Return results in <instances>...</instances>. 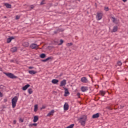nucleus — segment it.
Here are the masks:
<instances>
[{
    "label": "nucleus",
    "mask_w": 128,
    "mask_h": 128,
    "mask_svg": "<svg viewBox=\"0 0 128 128\" xmlns=\"http://www.w3.org/2000/svg\"><path fill=\"white\" fill-rule=\"evenodd\" d=\"M28 68H30V70H32V68H34V67L30 66V67H28Z\"/></svg>",
    "instance_id": "38"
},
{
    "label": "nucleus",
    "mask_w": 128,
    "mask_h": 128,
    "mask_svg": "<svg viewBox=\"0 0 128 128\" xmlns=\"http://www.w3.org/2000/svg\"><path fill=\"white\" fill-rule=\"evenodd\" d=\"M52 84H58V80L56 79H53L52 80Z\"/></svg>",
    "instance_id": "16"
},
{
    "label": "nucleus",
    "mask_w": 128,
    "mask_h": 128,
    "mask_svg": "<svg viewBox=\"0 0 128 128\" xmlns=\"http://www.w3.org/2000/svg\"><path fill=\"white\" fill-rule=\"evenodd\" d=\"M28 73L30 74H36V71L34 70H28Z\"/></svg>",
    "instance_id": "15"
},
{
    "label": "nucleus",
    "mask_w": 128,
    "mask_h": 128,
    "mask_svg": "<svg viewBox=\"0 0 128 128\" xmlns=\"http://www.w3.org/2000/svg\"><path fill=\"white\" fill-rule=\"evenodd\" d=\"M86 116H83L79 118V122L80 123L81 126H86Z\"/></svg>",
    "instance_id": "1"
},
{
    "label": "nucleus",
    "mask_w": 128,
    "mask_h": 128,
    "mask_svg": "<svg viewBox=\"0 0 128 128\" xmlns=\"http://www.w3.org/2000/svg\"><path fill=\"white\" fill-rule=\"evenodd\" d=\"M34 112H38V104L34 106Z\"/></svg>",
    "instance_id": "26"
},
{
    "label": "nucleus",
    "mask_w": 128,
    "mask_h": 128,
    "mask_svg": "<svg viewBox=\"0 0 128 128\" xmlns=\"http://www.w3.org/2000/svg\"><path fill=\"white\" fill-rule=\"evenodd\" d=\"M4 6H6L7 8H12V5L10 4L5 3Z\"/></svg>",
    "instance_id": "17"
},
{
    "label": "nucleus",
    "mask_w": 128,
    "mask_h": 128,
    "mask_svg": "<svg viewBox=\"0 0 128 128\" xmlns=\"http://www.w3.org/2000/svg\"><path fill=\"white\" fill-rule=\"evenodd\" d=\"M122 108H124V106H122Z\"/></svg>",
    "instance_id": "46"
},
{
    "label": "nucleus",
    "mask_w": 128,
    "mask_h": 128,
    "mask_svg": "<svg viewBox=\"0 0 128 128\" xmlns=\"http://www.w3.org/2000/svg\"><path fill=\"white\" fill-rule=\"evenodd\" d=\"M100 118V113H96L92 116V118Z\"/></svg>",
    "instance_id": "11"
},
{
    "label": "nucleus",
    "mask_w": 128,
    "mask_h": 128,
    "mask_svg": "<svg viewBox=\"0 0 128 128\" xmlns=\"http://www.w3.org/2000/svg\"><path fill=\"white\" fill-rule=\"evenodd\" d=\"M18 96H15L12 100V108H14L16 106V103L18 102Z\"/></svg>",
    "instance_id": "2"
},
{
    "label": "nucleus",
    "mask_w": 128,
    "mask_h": 128,
    "mask_svg": "<svg viewBox=\"0 0 128 128\" xmlns=\"http://www.w3.org/2000/svg\"><path fill=\"white\" fill-rule=\"evenodd\" d=\"M6 76H8V78H18V76H14V74H12V73L10 72H4V73Z\"/></svg>",
    "instance_id": "3"
},
{
    "label": "nucleus",
    "mask_w": 128,
    "mask_h": 128,
    "mask_svg": "<svg viewBox=\"0 0 128 128\" xmlns=\"http://www.w3.org/2000/svg\"><path fill=\"white\" fill-rule=\"evenodd\" d=\"M30 8H31L32 9V8H34V6L32 5L30 6Z\"/></svg>",
    "instance_id": "42"
},
{
    "label": "nucleus",
    "mask_w": 128,
    "mask_h": 128,
    "mask_svg": "<svg viewBox=\"0 0 128 128\" xmlns=\"http://www.w3.org/2000/svg\"><path fill=\"white\" fill-rule=\"evenodd\" d=\"M80 96V94L78 93L77 94V96Z\"/></svg>",
    "instance_id": "41"
},
{
    "label": "nucleus",
    "mask_w": 128,
    "mask_h": 128,
    "mask_svg": "<svg viewBox=\"0 0 128 128\" xmlns=\"http://www.w3.org/2000/svg\"><path fill=\"white\" fill-rule=\"evenodd\" d=\"M74 126V124H72L69 126H68L66 128H73Z\"/></svg>",
    "instance_id": "25"
},
{
    "label": "nucleus",
    "mask_w": 128,
    "mask_h": 128,
    "mask_svg": "<svg viewBox=\"0 0 128 128\" xmlns=\"http://www.w3.org/2000/svg\"><path fill=\"white\" fill-rule=\"evenodd\" d=\"M103 16H104V14H102V13L98 12L96 16V20H102V18Z\"/></svg>",
    "instance_id": "4"
},
{
    "label": "nucleus",
    "mask_w": 128,
    "mask_h": 128,
    "mask_svg": "<svg viewBox=\"0 0 128 128\" xmlns=\"http://www.w3.org/2000/svg\"><path fill=\"white\" fill-rule=\"evenodd\" d=\"M18 50V48L16 47H13L11 48V52H16Z\"/></svg>",
    "instance_id": "18"
},
{
    "label": "nucleus",
    "mask_w": 128,
    "mask_h": 128,
    "mask_svg": "<svg viewBox=\"0 0 128 128\" xmlns=\"http://www.w3.org/2000/svg\"><path fill=\"white\" fill-rule=\"evenodd\" d=\"M64 96H69L70 92H68V88H64Z\"/></svg>",
    "instance_id": "8"
},
{
    "label": "nucleus",
    "mask_w": 128,
    "mask_h": 128,
    "mask_svg": "<svg viewBox=\"0 0 128 128\" xmlns=\"http://www.w3.org/2000/svg\"><path fill=\"white\" fill-rule=\"evenodd\" d=\"M100 94H101L102 96H104L106 92L104 91H100Z\"/></svg>",
    "instance_id": "28"
},
{
    "label": "nucleus",
    "mask_w": 128,
    "mask_h": 128,
    "mask_svg": "<svg viewBox=\"0 0 128 128\" xmlns=\"http://www.w3.org/2000/svg\"><path fill=\"white\" fill-rule=\"evenodd\" d=\"M63 43H64V40H60V43L58 44V45L60 46V45L62 44Z\"/></svg>",
    "instance_id": "30"
},
{
    "label": "nucleus",
    "mask_w": 128,
    "mask_h": 128,
    "mask_svg": "<svg viewBox=\"0 0 128 128\" xmlns=\"http://www.w3.org/2000/svg\"><path fill=\"white\" fill-rule=\"evenodd\" d=\"M54 110H52L48 114H47V116H54Z\"/></svg>",
    "instance_id": "14"
},
{
    "label": "nucleus",
    "mask_w": 128,
    "mask_h": 128,
    "mask_svg": "<svg viewBox=\"0 0 128 128\" xmlns=\"http://www.w3.org/2000/svg\"><path fill=\"white\" fill-rule=\"evenodd\" d=\"M64 110H68V104L65 103V104L64 106Z\"/></svg>",
    "instance_id": "10"
},
{
    "label": "nucleus",
    "mask_w": 128,
    "mask_h": 128,
    "mask_svg": "<svg viewBox=\"0 0 128 128\" xmlns=\"http://www.w3.org/2000/svg\"><path fill=\"white\" fill-rule=\"evenodd\" d=\"M52 60V57H48L47 58L42 60V62H48V60Z\"/></svg>",
    "instance_id": "22"
},
{
    "label": "nucleus",
    "mask_w": 128,
    "mask_h": 128,
    "mask_svg": "<svg viewBox=\"0 0 128 128\" xmlns=\"http://www.w3.org/2000/svg\"><path fill=\"white\" fill-rule=\"evenodd\" d=\"M66 84V80H62L60 84V86H64Z\"/></svg>",
    "instance_id": "9"
},
{
    "label": "nucleus",
    "mask_w": 128,
    "mask_h": 128,
    "mask_svg": "<svg viewBox=\"0 0 128 128\" xmlns=\"http://www.w3.org/2000/svg\"><path fill=\"white\" fill-rule=\"evenodd\" d=\"M38 120V116H34L33 120L34 122H36Z\"/></svg>",
    "instance_id": "19"
},
{
    "label": "nucleus",
    "mask_w": 128,
    "mask_h": 128,
    "mask_svg": "<svg viewBox=\"0 0 128 128\" xmlns=\"http://www.w3.org/2000/svg\"><path fill=\"white\" fill-rule=\"evenodd\" d=\"M72 43L70 42V43H68L66 44V46H70L72 45Z\"/></svg>",
    "instance_id": "33"
},
{
    "label": "nucleus",
    "mask_w": 128,
    "mask_h": 128,
    "mask_svg": "<svg viewBox=\"0 0 128 128\" xmlns=\"http://www.w3.org/2000/svg\"><path fill=\"white\" fill-rule=\"evenodd\" d=\"M104 10L105 12H108V7H104Z\"/></svg>",
    "instance_id": "32"
},
{
    "label": "nucleus",
    "mask_w": 128,
    "mask_h": 128,
    "mask_svg": "<svg viewBox=\"0 0 128 128\" xmlns=\"http://www.w3.org/2000/svg\"><path fill=\"white\" fill-rule=\"evenodd\" d=\"M30 84H27L26 85L22 88V90H28V88H30Z\"/></svg>",
    "instance_id": "12"
},
{
    "label": "nucleus",
    "mask_w": 128,
    "mask_h": 128,
    "mask_svg": "<svg viewBox=\"0 0 128 128\" xmlns=\"http://www.w3.org/2000/svg\"><path fill=\"white\" fill-rule=\"evenodd\" d=\"M14 38L13 36L10 37L7 39V42L8 44H10L12 40H14Z\"/></svg>",
    "instance_id": "13"
},
{
    "label": "nucleus",
    "mask_w": 128,
    "mask_h": 128,
    "mask_svg": "<svg viewBox=\"0 0 128 128\" xmlns=\"http://www.w3.org/2000/svg\"><path fill=\"white\" fill-rule=\"evenodd\" d=\"M0 98L2 97V93L1 92H0Z\"/></svg>",
    "instance_id": "40"
},
{
    "label": "nucleus",
    "mask_w": 128,
    "mask_h": 128,
    "mask_svg": "<svg viewBox=\"0 0 128 128\" xmlns=\"http://www.w3.org/2000/svg\"><path fill=\"white\" fill-rule=\"evenodd\" d=\"M28 92L29 94H32V89L29 88L28 90Z\"/></svg>",
    "instance_id": "23"
},
{
    "label": "nucleus",
    "mask_w": 128,
    "mask_h": 128,
    "mask_svg": "<svg viewBox=\"0 0 128 128\" xmlns=\"http://www.w3.org/2000/svg\"><path fill=\"white\" fill-rule=\"evenodd\" d=\"M19 122H24V119L20 118L19 119Z\"/></svg>",
    "instance_id": "34"
},
{
    "label": "nucleus",
    "mask_w": 128,
    "mask_h": 128,
    "mask_svg": "<svg viewBox=\"0 0 128 128\" xmlns=\"http://www.w3.org/2000/svg\"><path fill=\"white\" fill-rule=\"evenodd\" d=\"M46 4V0H42V1L40 2V4Z\"/></svg>",
    "instance_id": "27"
},
{
    "label": "nucleus",
    "mask_w": 128,
    "mask_h": 128,
    "mask_svg": "<svg viewBox=\"0 0 128 128\" xmlns=\"http://www.w3.org/2000/svg\"><path fill=\"white\" fill-rule=\"evenodd\" d=\"M118 30V26H114L113 28L112 32H116Z\"/></svg>",
    "instance_id": "21"
},
{
    "label": "nucleus",
    "mask_w": 128,
    "mask_h": 128,
    "mask_svg": "<svg viewBox=\"0 0 128 128\" xmlns=\"http://www.w3.org/2000/svg\"><path fill=\"white\" fill-rule=\"evenodd\" d=\"M13 124H16V120H14L13 121Z\"/></svg>",
    "instance_id": "37"
},
{
    "label": "nucleus",
    "mask_w": 128,
    "mask_h": 128,
    "mask_svg": "<svg viewBox=\"0 0 128 128\" xmlns=\"http://www.w3.org/2000/svg\"><path fill=\"white\" fill-rule=\"evenodd\" d=\"M124 2H126V0H122Z\"/></svg>",
    "instance_id": "44"
},
{
    "label": "nucleus",
    "mask_w": 128,
    "mask_h": 128,
    "mask_svg": "<svg viewBox=\"0 0 128 128\" xmlns=\"http://www.w3.org/2000/svg\"><path fill=\"white\" fill-rule=\"evenodd\" d=\"M81 82H83L84 84H88V78L86 77H83L81 78Z\"/></svg>",
    "instance_id": "6"
},
{
    "label": "nucleus",
    "mask_w": 128,
    "mask_h": 128,
    "mask_svg": "<svg viewBox=\"0 0 128 128\" xmlns=\"http://www.w3.org/2000/svg\"><path fill=\"white\" fill-rule=\"evenodd\" d=\"M39 46L36 44H32L30 45V48L32 50H38Z\"/></svg>",
    "instance_id": "5"
},
{
    "label": "nucleus",
    "mask_w": 128,
    "mask_h": 128,
    "mask_svg": "<svg viewBox=\"0 0 128 128\" xmlns=\"http://www.w3.org/2000/svg\"><path fill=\"white\" fill-rule=\"evenodd\" d=\"M42 108H46L44 106H42Z\"/></svg>",
    "instance_id": "45"
},
{
    "label": "nucleus",
    "mask_w": 128,
    "mask_h": 128,
    "mask_svg": "<svg viewBox=\"0 0 128 128\" xmlns=\"http://www.w3.org/2000/svg\"><path fill=\"white\" fill-rule=\"evenodd\" d=\"M4 102H8V100L6 99H4Z\"/></svg>",
    "instance_id": "43"
},
{
    "label": "nucleus",
    "mask_w": 128,
    "mask_h": 128,
    "mask_svg": "<svg viewBox=\"0 0 128 128\" xmlns=\"http://www.w3.org/2000/svg\"><path fill=\"white\" fill-rule=\"evenodd\" d=\"M81 90L83 92H88V88L86 86H82L81 87Z\"/></svg>",
    "instance_id": "7"
},
{
    "label": "nucleus",
    "mask_w": 128,
    "mask_h": 128,
    "mask_svg": "<svg viewBox=\"0 0 128 128\" xmlns=\"http://www.w3.org/2000/svg\"><path fill=\"white\" fill-rule=\"evenodd\" d=\"M32 126H38V124L36 123H34V124H32Z\"/></svg>",
    "instance_id": "36"
},
{
    "label": "nucleus",
    "mask_w": 128,
    "mask_h": 128,
    "mask_svg": "<svg viewBox=\"0 0 128 128\" xmlns=\"http://www.w3.org/2000/svg\"><path fill=\"white\" fill-rule=\"evenodd\" d=\"M16 20H20V16L18 15L16 16Z\"/></svg>",
    "instance_id": "35"
},
{
    "label": "nucleus",
    "mask_w": 128,
    "mask_h": 128,
    "mask_svg": "<svg viewBox=\"0 0 128 128\" xmlns=\"http://www.w3.org/2000/svg\"><path fill=\"white\" fill-rule=\"evenodd\" d=\"M22 44L24 46H26V48L30 46V44H28V42H24Z\"/></svg>",
    "instance_id": "20"
},
{
    "label": "nucleus",
    "mask_w": 128,
    "mask_h": 128,
    "mask_svg": "<svg viewBox=\"0 0 128 128\" xmlns=\"http://www.w3.org/2000/svg\"><path fill=\"white\" fill-rule=\"evenodd\" d=\"M118 66H122V62L118 61Z\"/></svg>",
    "instance_id": "29"
},
{
    "label": "nucleus",
    "mask_w": 128,
    "mask_h": 128,
    "mask_svg": "<svg viewBox=\"0 0 128 128\" xmlns=\"http://www.w3.org/2000/svg\"><path fill=\"white\" fill-rule=\"evenodd\" d=\"M116 19L114 17H112V21L113 22H116Z\"/></svg>",
    "instance_id": "31"
},
{
    "label": "nucleus",
    "mask_w": 128,
    "mask_h": 128,
    "mask_svg": "<svg viewBox=\"0 0 128 128\" xmlns=\"http://www.w3.org/2000/svg\"><path fill=\"white\" fill-rule=\"evenodd\" d=\"M40 57L41 58H46V54H40Z\"/></svg>",
    "instance_id": "24"
},
{
    "label": "nucleus",
    "mask_w": 128,
    "mask_h": 128,
    "mask_svg": "<svg viewBox=\"0 0 128 128\" xmlns=\"http://www.w3.org/2000/svg\"><path fill=\"white\" fill-rule=\"evenodd\" d=\"M29 126H30V128H32V126H33L32 124H29Z\"/></svg>",
    "instance_id": "39"
}]
</instances>
